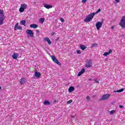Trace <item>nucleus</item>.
<instances>
[{
  "mask_svg": "<svg viewBox=\"0 0 125 125\" xmlns=\"http://www.w3.org/2000/svg\"><path fill=\"white\" fill-rule=\"evenodd\" d=\"M101 11V9L99 8L95 13H92L89 14L86 17V18L84 20V22H86L88 23V22H90L93 19V17H94V15L95 14H97V13H99Z\"/></svg>",
  "mask_w": 125,
  "mask_h": 125,
  "instance_id": "nucleus-1",
  "label": "nucleus"
},
{
  "mask_svg": "<svg viewBox=\"0 0 125 125\" xmlns=\"http://www.w3.org/2000/svg\"><path fill=\"white\" fill-rule=\"evenodd\" d=\"M5 18L4 17V12L3 10H0V25L3 24V21H4Z\"/></svg>",
  "mask_w": 125,
  "mask_h": 125,
  "instance_id": "nucleus-2",
  "label": "nucleus"
},
{
  "mask_svg": "<svg viewBox=\"0 0 125 125\" xmlns=\"http://www.w3.org/2000/svg\"><path fill=\"white\" fill-rule=\"evenodd\" d=\"M120 26L122 27V29H125V17L124 16L122 17L120 23Z\"/></svg>",
  "mask_w": 125,
  "mask_h": 125,
  "instance_id": "nucleus-3",
  "label": "nucleus"
},
{
  "mask_svg": "<svg viewBox=\"0 0 125 125\" xmlns=\"http://www.w3.org/2000/svg\"><path fill=\"white\" fill-rule=\"evenodd\" d=\"M28 7V5L26 4H21V7L19 9V11L21 12V13H22V12H24V11L25 9H26Z\"/></svg>",
  "mask_w": 125,
  "mask_h": 125,
  "instance_id": "nucleus-4",
  "label": "nucleus"
},
{
  "mask_svg": "<svg viewBox=\"0 0 125 125\" xmlns=\"http://www.w3.org/2000/svg\"><path fill=\"white\" fill-rule=\"evenodd\" d=\"M51 57L52 58V61H53V62H54V63H56V64H57L59 66H61V63H60L59 61H58V60H57V59H56V57H55V56L52 55L51 56Z\"/></svg>",
  "mask_w": 125,
  "mask_h": 125,
  "instance_id": "nucleus-5",
  "label": "nucleus"
},
{
  "mask_svg": "<svg viewBox=\"0 0 125 125\" xmlns=\"http://www.w3.org/2000/svg\"><path fill=\"white\" fill-rule=\"evenodd\" d=\"M86 62L85 67H86V68H91V67H92V60H87Z\"/></svg>",
  "mask_w": 125,
  "mask_h": 125,
  "instance_id": "nucleus-6",
  "label": "nucleus"
},
{
  "mask_svg": "<svg viewBox=\"0 0 125 125\" xmlns=\"http://www.w3.org/2000/svg\"><path fill=\"white\" fill-rule=\"evenodd\" d=\"M26 34L29 35L31 38H34V33L33 32V30L31 29H27L26 30Z\"/></svg>",
  "mask_w": 125,
  "mask_h": 125,
  "instance_id": "nucleus-7",
  "label": "nucleus"
},
{
  "mask_svg": "<svg viewBox=\"0 0 125 125\" xmlns=\"http://www.w3.org/2000/svg\"><path fill=\"white\" fill-rule=\"evenodd\" d=\"M102 25H103V22L101 21H98L96 24V27L98 30H100V28L102 27Z\"/></svg>",
  "mask_w": 125,
  "mask_h": 125,
  "instance_id": "nucleus-8",
  "label": "nucleus"
},
{
  "mask_svg": "<svg viewBox=\"0 0 125 125\" xmlns=\"http://www.w3.org/2000/svg\"><path fill=\"white\" fill-rule=\"evenodd\" d=\"M109 97H110L109 94L104 95L102 97L101 100H106V99H108Z\"/></svg>",
  "mask_w": 125,
  "mask_h": 125,
  "instance_id": "nucleus-9",
  "label": "nucleus"
},
{
  "mask_svg": "<svg viewBox=\"0 0 125 125\" xmlns=\"http://www.w3.org/2000/svg\"><path fill=\"white\" fill-rule=\"evenodd\" d=\"M14 30L15 31H16L17 30H22V27L18 26V23H17L15 25Z\"/></svg>",
  "mask_w": 125,
  "mask_h": 125,
  "instance_id": "nucleus-10",
  "label": "nucleus"
},
{
  "mask_svg": "<svg viewBox=\"0 0 125 125\" xmlns=\"http://www.w3.org/2000/svg\"><path fill=\"white\" fill-rule=\"evenodd\" d=\"M84 72H85V69L83 68L81 70V71L79 72V73L78 74V77H81V76H82V75H83V73H84Z\"/></svg>",
  "mask_w": 125,
  "mask_h": 125,
  "instance_id": "nucleus-11",
  "label": "nucleus"
},
{
  "mask_svg": "<svg viewBox=\"0 0 125 125\" xmlns=\"http://www.w3.org/2000/svg\"><path fill=\"white\" fill-rule=\"evenodd\" d=\"M113 52V51L111 49H110L108 52H105L103 55L104 56H107V55H109V54H111Z\"/></svg>",
  "mask_w": 125,
  "mask_h": 125,
  "instance_id": "nucleus-12",
  "label": "nucleus"
},
{
  "mask_svg": "<svg viewBox=\"0 0 125 125\" xmlns=\"http://www.w3.org/2000/svg\"><path fill=\"white\" fill-rule=\"evenodd\" d=\"M34 76L36 78H40L42 76V74L38 72H35Z\"/></svg>",
  "mask_w": 125,
  "mask_h": 125,
  "instance_id": "nucleus-13",
  "label": "nucleus"
},
{
  "mask_svg": "<svg viewBox=\"0 0 125 125\" xmlns=\"http://www.w3.org/2000/svg\"><path fill=\"white\" fill-rule=\"evenodd\" d=\"M44 7H45V8H47V9H49V8H52V5L46 4H43Z\"/></svg>",
  "mask_w": 125,
  "mask_h": 125,
  "instance_id": "nucleus-14",
  "label": "nucleus"
},
{
  "mask_svg": "<svg viewBox=\"0 0 125 125\" xmlns=\"http://www.w3.org/2000/svg\"><path fill=\"white\" fill-rule=\"evenodd\" d=\"M75 90V87L74 86H70L68 88V92H73Z\"/></svg>",
  "mask_w": 125,
  "mask_h": 125,
  "instance_id": "nucleus-15",
  "label": "nucleus"
},
{
  "mask_svg": "<svg viewBox=\"0 0 125 125\" xmlns=\"http://www.w3.org/2000/svg\"><path fill=\"white\" fill-rule=\"evenodd\" d=\"M30 28H33V29H36V28H38L39 26L38 25V24H32L30 25Z\"/></svg>",
  "mask_w": 125,
  "mask_h": 125,
  "instance_id": "nucleus-16",
  "label": "nucleus"
},
{
  "mask_svg": "<svg viewBox=\"0 0 125 125\" xmlns=\"http://www.w3.org/2000/svg\"><path fill=\"white\" fill-rule=\"evenodd\" d=\"M26 83V81H25V78H21V81H20V83H21V84H23L24 83Z\"/></svg>",
  "mask_w": 125,
  "mask_h": 125,
  "instance_id": "nucleus-17",
  "label": "nucleus"
},
{
  "mask_svg": "<svg viewBox=\"0 0 125 125\" xmlns=\"http://www.w3.org/2000/svg\"><path fill=\"white\" fill-rule=\"evenodd\" d=\"M43 105H45L46 106L50 105V102H49V101H48L46 100L43 102Z\"/></svg>",
  "mask_w": 125,
  "mask_h": 125,
  "instance_id": "nucleus-18",
  "label": "nucleus"
},
{
  "mask_svg": "<svg viewBox=\"0 0 125 125\" xmlns=\"http://www.w3.org/2000/svg\"><path fill=\"white\" fill-rule=\"evenodd\" d=\"M80 47L82 50H84L86 48V46L84 45H81L80 46Z\"/></svg>",
  "mask_w": 125,
  "mask_h": 125,
  "instance_id": "nucleus-19",
  "label": "nucleus"
},
{
  "mask_svg": "<svg viewBox=\"0 0 125 125\" xmlns=\"http://www.w3.org/2000/svg\"><path fill=\"white\" fill-rule=\"evenodd\" d=\"M124 90H125V89L121 88V89L117 90L116 91H114V92H118V93H120L121 92H123V91H124Z\"/></svg>",
  "mask_w": 125,
  "mask_h": 125,
  "instance_id": "nucleus-20",
  "label": "nucleus"
},
{
  "mask_svg": "<svg viewBox=\"0 0 125 125\" xmlns=\"http://www.w3.org/2000/svg\"><path fill=\"white\" fill-rule=\"evenodd\" d=\"M12 57L13 59H15V60H16V59H17V58L18 57V56L17 55V54L15 53L12 55Z\"/></svg>",
  "mask_w": 125,
  "mask_h": 125,
  "instance_id": "nucleus-21",
  "label": "nucleus"
},
{
  "mask_svg": "<svg viewBox=\"0 0 125 125\" xmlns=\"http://www.w3.org/2000/svg\"><path fill=\"white\" fill-rule=\"evenodd\" d=\"M39 22L41 23V24H43V22H44V18H41L39 20Z\"/></svg>",
  "mask_w": 125,
  "mask_h": 125,
  "instance_id": "nucleus-22",
  "label": "nucleus"
},
{
  "mask_svg": "<svg viewBox=\"0 0 125 125\" xmlns=\"http://www.w3.org/2000/svg\"><path fill=\"white\" fill-rule=\"evenodd\" d=\"M97 45H98V44H97L96 43H93L91 45V48H93V47H94V46H97Z\"/></svg>",
  "mask_w": 125,
  "mask_h": 125,
  "instance_id": "nucleus-23",
  "label": "nucleus"
},
{
  "mask_svg": "<svg viewBox=\"0 0 125 125\" xmlns=\"http://www.w3.org/2000/svg\"><path fill=\"white\" fill-rule=\"evenodd\" d=\"M25 24H26V21L25 20H22L21 21V24L25 25Z\"/></svg>",
  "mask_w": 125,
  "mask_h": 125,
  "instance_id": "nucleus-24",
  "label": "nucleus"
},
{
  "mask_svg": "<svg viewBox=\"0 0 125 125\" xmlns=\"http://www.w3.org/2000/svg\"><path fill=\"white\" fill-rule=\"evenodd\" d=\"M116 112V110H113L110 111V115H114L115 114V112Z\"/></svg>",
  "mask_w": 125,
  "mask_h": 125,
  "instance_id": "nucleus-25",
  "label": "nucleus"
},
{
  "mask_svg": "<svg viewBox=\"0 0 125 125\" xmlns=\"http://www.w3.org/2000/svg\"><path fill=\"white\" fill-rule=\"evenodd\" d=\"M43 40H44V42H47L49 41V38L48 37H45V38H44Z\"/></svg>",
  "mask_w": 125,
  "mask_h": 125,
  "instance_id": "nucleus-26",
  "label": "nucleus"
},
{
  "mask_svg": "<svg viewBox=\"0 0 125 125\" xmlns=\"http://www.w3.org/2000/svg\"><path fill=\"white\" fill-rule=\"evenodd\" d=\"M73 102V100H70L69 101H67V104H71Z\"/></svg>",
  "mask_w": 125,
  "mask_h": 125,
  "instance_id": "nucleus-27",
  "label": "nucleus"
},
{
  "mask_svg": "<svg viewBox=\"0 0 125 125\" xmlns=\"http://www.w3.org/2000/svg\"><path fill=\"white\" fill-rule=\"evenodd\" d=\"M77 54H81L82 53L81 52V51H80V50H78L77 51Z\"/></svg>",
  "mask_w": 125,
  "mask_h": 125,
  "instance_id": "nucleus-28",
  "label": "nucleus"
},
{
  "mask_svg": "<svg viewBox=\"0 0 125 125\" xmlns=\"http://www.w3.org/2000/svg\"><path fill=\"white\" fill-rule=\"evenodd\" d=\"M87 0H82L83 3H85Z\"/></svg>",
  "mask_w": 125,
  "mask_h": 125,
  "instance_id": "nucleus-29",
  "label": "nucleus"
},
{
  "mask_svg": "<svg viewBox=\"0 0 125 125\" xmlns=\"http://www.w3.org/2000/svg\"><path fill=\"white\" fill-rule=\"evenodd\" d=\"M47 42L48 44H51V41H50V40L49 39V40L47 41Z\"/></svg>",
  "mask_w": 125,
  "mask_h": 125,
  "instance_id": "nucleus-30",
  "label": "nucleus"
},
{
  "mask_svg": "<svg viewBox=\"0 0 125 125\" xmlns=\"http://www.w3.org/2000/svg\"><path fill=\"white\" fill-rule=\"evenodd\" d=\"M95 82L96 83H99V81H98L97 80H95Z\"/></svg>",
  "mask_w": 125,
  "mask_h": 125,
  "instance_id": "nucleus-31",
  "label": "nucleus"
},
{
  "mask_svg": "<svg viewBox=\"0 0 125 125\" xmlns=\"http://www.w3.org/2000/svg\"><path fill=\"white\" fill-rule=\"evenodd\" d=\"M86 99H87V100H89V99H90V97L89 96H87Z\"/></svg>",
  "mask_w": 125,
  "mask_h": 125,
  "instance_id": "nucleus-32",
  "label": "nucleus"
},
{
  "mask_svg": "<svg viewBox=\"0 0 125 125\" xmlns=\"http://www.w3.org/2000/svg\"><path fill=\"white\" fill-rule=\"evenodd\" d=\"M60 21H61V22H64V19H62V18H61V19H60Z\"/></svg>",
  "mask_w": 125,
  "mask_h": 125,
  "instance_id": "nucleus-33",
  "label": "nucleus"
},
{
  "mask_svg": "<svg viewBox=\"0 0 125 125\" xmlns=\"http://www.w3.org/2000/svg\"><path fill=\"white\" fill-rule=\"evenodd\" d=\"M36 33L40 34V30H36Z\"/></svg>",
  "mask_w": 125,
  "mask_h": 125,
  "instance_id": "nucleus-34",
  "label": "nucleus"
},
{
  "mask_svg": "<svg viewBox=\"0 0 125 125\" xmlns=\"http://www.w3.org/2000/svg\"><path fill=\"white\" fill-rule=\"evenodd\" d=\"M119 108H124V106L120 105H119Z\"/></svg>",
  "mask_w": 125,
  "mask_h": 125,
  "instance_id": "nucleus-35",
  "label": "nucleus"
},
{
  "mask_svg": "<svg viewBox=\"0 0 125 125\" xmlns=\"http://www.w3.org/2000/svg\"><path fill=\"white\" fill-rule=\"evenodd\" d=\"M116 2H120V0H115Z\"/></svg>",
  "mask_w": 125,
  "mask_h": 125,
  "instance_id": "nucleus-36",
  "label": "nucleus"
},
{
  "mask_svg": "<svg viewBox=\"0 0 125 125\" xmlns=\"http://www.w3.org/2000/svg\"><path fill=\"white\" fill-rule=\"evenodd\" d=\"M114 29H115V27L114 26H112L111 27V30H114Z\"/></svg>",
  "mask_w": 125,
  "mask_h": 125,
  "instance_id": "nucleus-37",
  "label": "nucleus"
},
{
  "mask_svg": "<svg viewBox=\"0 0 125 125\" xmlns=\"http://www.w3.org/2000/svg\"><path fill=\"white\" fill-rule=\"evenodd\" d=\"M55 34V33L52 32V34H51V36H54Z\"/></svg>",
  "mask_w": 125,
  "mask_h": 125,
  "instance_id": "nucleus-38",
  "label": "nucleus"
},
{
  "mask_svg": "<svg viewBox=\"0 0 125 125\" xmlns=\"http://www.w3.org/2000/svg\"><path fill=\"white\" fill-rule=\"evenodd\" d=\"M59 37H58L57 39H56V41H59Z\"/></svg>",
  "mask_w": 125,
  "mask_h": 125,
  "instance_id": "nucleus-39",
  "label": "nucleus"
},
{
  "mask_svg": "<svg viewBox=\"0 0 125 125\" xmlns=\"http://www.w3.org/2000/svg\"><path fill=\"white\" fill-rule=\"evenodd\" d=\"M74 117H75V116H72L71 118H72V119H74Z\"/></svg>",
  "mask_w": 125,
  "mask_h": 125,
  "instance_id": "nucleus-40",
  "label": "nucleus"
},
{
  "mask_svg": "<svg viewBox=\"0 0 125 125\" xmlns=\"http://www.w3.org/2000/svg\"><path fill=\"white\" fill-rule=\"evenodd\" d=\"M107 60V58H105V61H106V60Z\"/></svg>",
  "mask_w": 125,
  "mask_h": 125,
  "instance_id": "nucleus-41",
  "label": "nucleus"
},
{
  "mask_svg": "<svg viewBox=\"0 0 125 125\" xmlns=\"http://www.w3.org/2000/svg\"><path fill=\"white\" fill-rule=\"evenodd\" d=\"M0 89H1V87L0 86Z\"/></svg>",
  "mask_w": 125,
  "mask_h": 125,
  "instance_id": "nucleus-42",
  "label": "nucleus"
},
{
  "mask_svg": "<svg viewBox=\"0 0 125 125\" xmlns=\"http://www.w3.org/2000/svg\"><path fill=\"white\" fill-rule=\"evenodd\" d=\"M89 81H91V79H90L89 80Z\"/></svg>",
  "mask_w": 125,
  "mask_h": 125,
  "instance_id": "nucleus-43",
  "label": "nucleus"
}]
</instances>
